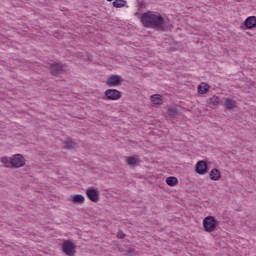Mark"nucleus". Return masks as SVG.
<instances>
[{
	"mask_svg": "<svg viewBox=\"0 0 256 256\" xmlns=\"http://www.w3.org/2000/svg\"><path fill=\"white\" fill-rule=\"evenodd\" d=\"M144 26L146 29H153L154 31L165 32L169 29V18L165 14L157 11L148 10L143 18Z\"/></svg>",
	"mask_w": 256,
	"mask_h": 256,
	"instance_id": "nucleus-1",
	"label": "nucleus"
},
{
	"mask_svg": "<svg viewBox=\"0 0 256 256\" xmlns=\"http://www.w3.org/2000/svg\"><path fill=\"white\" fill-rule=\"evenodd\" d=\"M44 67L49 70L52 77H63L67 75V66L63 62L50 60L44 63Z\"/></svg>",
	"mask_w": 256,
	"mask_h": 256,
	"instance_id": "nucleus-2",
	"label": "nucleus"
},
{
	"mask_svg": "<svg viewBox=\"0 0 256 256\" xmlns=\"http://www.w3.org/2000/svg\"><path fill=\"white\" fill-rule=\"evenodd\" d=\"M203 227L206 233H213L217 229V219H215V216H206L203 219Z\"/></svg>",
	"mask_w": 256,
	"mask_h": 256,
	"instance_id": "nucleus-3",
	"label": "nucleus"
},
{
	"mask_svg": "<svg viewBox=\"0 0 256 256\" xmlns=\"http://www.w3.org/2000/svg\"><path fill=\"white\" fill-rule=\"evenodd\" d=\"M62 251L67 256H75L77 253V245L71 240H64L62 243Z\"/></svg>",
	"mask_w": 256,
	"mask_h": 256,
	"instance_id": "nucleus-4",
	"label": "nucleus"
},
{
	"mask_svg": "<svg viewBox=\"0 0 256 256\" xmlns=\"http://www.w3.org/2000/svg\"><path fill=\"white\" fill-rule=\"evenodd\" d=\"M12 169H21L25 167V158L21 154H15L11 157Z\"/></svg>",
	"mask_w": 256,
	"mask_h": 256,
	"instance_id": "nucleus-5",
	"label": "nucleus"
},
{
	"mask_svg": "<svg viewBox=\"0 0 256 256\" xmlns=\"http://www.w3.org/2000/svg\"><path fill=\"white\" fill-rule=\"evenodd\" d=\"M123 81H124L123 77L113 74L108 77L106 85L108 87H120Z\"/></svg>",
	"mask_w": 256,
	"mask_h": 256,
	"instance_id": "nucleus-6",
	"label": "nucleus"
},
{
	"mask_svg": "<svg viewBox=\"0 0 256 256\" xmlns=\"http://www.w3.org/2000/svg\"><path fill=\"white\" fill-rule=\"evenodd\" d=\"M104 95L108 101H119L122 97L121 91L117 89H108L104 92Z\"/></svg>",
	"mask_w": 256,
	"mask_h": 256,
	"instance_id": "nucleus-7",
	"label": "nucleus"
},
{
	"mask_svg": "<svg viewBox=\"0 0 256 256\" xmlns=\"http://www.w3.org/2000/svg\"><path fill=\"white\" fill-rule=\"evenodd\" d=\"M196 173L198 175H205L209 173V166L207 165V162L200 160L196 163V168H195Z\"/></svg>",
	"mask_w": 256,
	"mask_h": 256,
	"instance_id": "nucleus-8",
	"label": "nucleus"
},
{
	"mask_svg": "<svg viewBox=\"0 0 256 256\" xmlns=\"http://www.w3.org/2000/svg\"><path fill=\"white\" fill-rule=\"evenodd\" d=\"M86 195L92 203H98L99 202V191L95 188H88L86 191Z\"/></svg>",
	"mask_w": 256,
	"mask_h": 256,
	"instance_id": "nucleus-9",
	"label": "nucleus"
},
{
	"mask_svg": "<svg viewBox=\"0 0 256 256\" xmlns=\"http://www.w3.org/2000/svg\"><path fill=\"white\" fill-rule=\"evenodd\" d=\"M63 145L62 149H67L68 151H75L77 149V143L72 138H67Z\"/></svg>",
	"mask_w": 256,
	"mask_h": 256,
	"instance_id": "nucleus-10",
	"label": "nucleus"
},
{
	"mask_svg": "<svg viewBox=\"0 0 256 256\" xmlns=\"http://www.w3.org/2000/svg\"><path fill=\"white\" fill-rule=\"evenodd\" d=\"M127 163L129 167L135 169V167H139L141 165V158L139 156H130L127 159Z\"/></svg>",
	"mask_w": 256,
	"mask_h": 256,
	"instance_id": "nucleus-11",
	"label": "nucleus"
},
{
	"mask_svg": "<svg viewBox=\"0 0 256 256\" xmlns=\"http://www.w3.org/2000/svg\"><path fill=\"white\" fill-rule=\"evenodd\" d=\"M245 29H256V16H249L244 21Z\"/></svg>",
	"mask_w": 256,
	"mask_h": 256,
	"instance_id": "nucleus-12",
	"label": "nucleus"
},
{
	"mask_svg": "<svg viewBox=\"0 0 256 256\" xmlns=\"http://www.w3.org/2000/svg\"><path fill=\"white\" fill-rule=\"evenodd\" d=\"M209 177L211 181H219L221 179V172L219 171V169L214 168L210 171Z\"/></svg>",
	"mask_w": 256,
	"mask_h": 256,
	"instance_id": "nucleus-13",
	"label": "nucleus"
},
{
	"mask_svg": "<svg viewBox=\"0 0 256 256\" xmlns=\"http://www.w3.org/2000/svg\"><path fill=\"white\" fill-rule=\"evenodd\" d=\"M71 201L77 205H83V203H85V196L81 194L73 195L71 196Z\"/></svg>",
	"mask_w": 256,
	"mask_h": 256,
	"instance_id": "nucleus-14",
	"label": "nucleus"
},
{
	"mask_svg": "<svg viewBox=\"0 0 256 256\" xmlns=\"http://www.w3.org/2000/svg\"><path fill=\"white\" fill-rule=\"evenodd\" d=\"M225 107L228 111H231V109H237V101H235L231 98H226L225 99Z\"/></svg>",
	"mask_w": 256,
	"mask_h": 256,
	"instance_id": "nucleus-15",
	"label": "nucleus"
},
{
	"mask_svg": "<svg viewBox=\"0 0 256 256\" xmlns=\"http://www.w3.org/2000/svg\"><path fill=\"white\" fill-rule=\"evenodd\" d=\"M167 114L170 117H173V119H177L180 115L179 108H177L175 106L169 107L167 110Z\"/></svg>",
	"mask_w": 256,
	"mask_h": 256,
	"instance_id": "nucleus-16",
	"label": "nucleus"
},
{
	"mask_svg": "<svg viewBox=\"0 0 256 256\" xmlns=\"http://www.w3.org/2000/svg\"><path fill=\"white\" fill-rule=\"evenodd\" d=\"M1 163H3L4 167H6V169H13V164H12V160L11 157H7L4 156L0 159Z\"/></svg>",
	"mask_w": 256,
	"mask_h": 256,
	"instance_id": "nucleus-17",
	"label": "nucleus"
},
{
	"mask_svg": "<svg viewBox=\"0 0 256 256\" xmlns=\"http://www.w3.org/2000/svg\"><path fill=\"white\" fill-rule=\"evenodd\" d=\"M166 184L169 187H175V185H179V179H177L175 176H170L166 178Z\"/></svg>",
	"mask_w": 256,
	"mask_h": 256,
	"instance_id": "nucleus-18",
	"label": "nucleus"
},
{
	"mask_svg": "<svg viewBox=\"0 0 256 256\" xmlns=\"http://www.w3.org/2000/svg\"><path fill=\"white\" fill-rule=\"evenodd\" d=\"M209 91V84L202 82L200 85H198V93L200 95H205Z\"/></svg>",
	"mask_w": 256,
	"mask_h": 256,
	"instance_id": "nucleus-19",
	"label": "nucleus"
},
{
	"mask_svg": "<svg viewBox=\"0 0 256 256\" xmlns=\"http://www.w3.org/2000/svg\"><path fill=\"white\" fill-rule=\"evenodd\" d=\"M209 105H210L211 109H217V107H219V96L211 97Z\"/></svg>",
	"mask_w": 256,
	"mask_h": 256,
	"instance_id": "nucleus-20",
	"label": "nucleus"
},
{
	"mask_svg": "<svg viewBox=\"0 0 256 256\" xmlns=\"http://www.w3.org/2000/svg\"><path fill=\"white\" fill-rule=\"evenodd\" d=\"M113 7H115V9H121L122 7H125L127 5V1L125 0H115L112 3Z\"/></svg>",
	"mask_w": 256,
	"mask_h": 256,
	"instance_id": "nucleus-21",
	"label": "nucleus"
},
{
	"mask_svg": "<svg viewBox=\"0 0 256 256\" xmlns=\"http://www.w3.org/2000/svg\"><path fill=\"white\" fill-rule=\"evenodd\" d=\"M151 101L154 105H162L163 100L161 99V95L156 94L151 96Z\"/></svg>",
	"mask_w": 256,
	"mask_h": 256,
	"instance_id": "nucleus-22",
	"label": "nucleus"
},
{
	"mask_svg": "<svg viewBox=\"0 0 256 256\" xmlns=\"http://www.w3.org/2000/svg\"><path fill=\"white\" fill-rule=\"evenodd\" d=\"M147 14V11L144 12L143 14H141V12H139V10L134 14L135 17H137L140 20V23L144 26L145 22L143 21L145 15Z\"/></svg>",
	"mask_w": 256,
	"mask_h": 256,
	"instance_id": "nucleus-23",
	"label": "nucleus"
},
{
	"mask_svg": "<svg viewBox=\"0 0 256 256\" xmlns=\"http://www.w3.org/2000/svg\"><path fill=\"white\" fill-rule=\"evenodd\" d=\"M147 5V2L145 1H138V11H141V9H143L145 6Z\"/></svg>",
	"mask_w": 256,
	"mask_h": 256,
	"instance_id": "nucleus-24",
	"label": "nucleus"
},
{
	"mask_svg": "<svg viewBox=\"0 0 256 256\" xmlns=\"http://www.w3.org/2000/svg\"><path fill=\"white\" fill-rule=\"evenodd\" d=\"M117 238L118 239H125V233H123V231L119 230L117 232Z\"/></svg>",
	"mask_w": 256,
	"mask_h": 256,
	"instance_id": "nucleus-25",
	"label": "nucleus"
},
{
	"mask_svg": "<svg viewBox=\"0 0 256 256\" xmlns=\"http://www.w3.org/2000/svg\"><path fill=\"white\" fill-rule=\"evenodd\" d=\"M134 253H135V250H133V249H128L127 250L128 255H133Z\"/></svg>",
	"mask_w": 256,
	"mask_h": 256,
	"instance_id": "nucleus-26",
	"label": "nucleus"
},
{
	"mask_svg": "<svg viewBox=\"0 0 256 256\" xmlns=\"http://www.w3.org/2000/svg\"><path fill=\"white\" fill-rule=\"evenodd\" d=\"M109 3H111V1H113V0H107Z\"/></svg>",
	"mask_w": 256,
	"mask_h": 256,
	"instance_id": "nucleus-27",
	"label": "nucleus"
}]
</instances>
